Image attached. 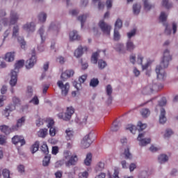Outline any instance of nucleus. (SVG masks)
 Instances as JSON below:
<instances>
[{"label":"nucleus","instance_id":"1","mask_svg":"<svg viewBox=\"0 0 178 178\" xmlns=\"http://www.w3.org/2000/svg\"><path fill=\"white\" fill-rule=\"evenodd\" d=\"M170 60H172L170 51H169L168 49H165L163 52L161 65H157L155 70L158 80H165V78L166 77V73H165L164 69H166V67L169 66V62H170Z\"/></svg>","mask_w":178,"mask_h":178},{"label":"nucleus","instance_id":"2","mask_svg":"<svg viewBox=\"0 0 178 178\" xmlns=\"http://www.w3.org/2000/svg\"><path fill=\"white\" fill-rule=\"evenodd\" d=\"M23 66H24V60H19L15 63V69L11 71V79L10 81L11 87H15L17 83V73H19V69H22Z\"/></svg>","mask_w":178,"mask_h":178},{"label":"nucleus","instance_id":"3","mask_svg":"<svg viewBox=\"0 0 178 178\" xmlns=\"http://www.w3.org/2000/svg\"><path fill=\"white\" fill-rule=\"evenodd\" d=\"M74 113V108L73 106L67 107L66 112L63 114V113H60L58 114V117L59 119H63L65 122H69L70 119H72V116Z\"/></svg>","mask_w":178,"mask_h":178},{"label":"nucleus","instance_id":"4","mask_svg":"<svg viewBox=\"0 0 178 178\" xmlns=\"http://www.w3.org/2000/svg\"><path fill=\"white\" fill-rule=\"evenodd\" d=\"M145 129H147V124H143L141 121L138 122L137 128L133 124H128L126 127V130H129L132 134H136L137 130L138 131H143V130H145Z\"/></svg>","mask_w":178,"mask_h":178},{"label":"nucleus","instance_id":"5","mask_svg":"<svg viewBox=\"0 0 178 178\" xmlns=\"http://www.w3.org/2000/svg\"><path fill=\"white\" fill-rule=\"evenodd\" d=\"M98 26L101 29L104 34H106V35H111V30L112 29V26H111V25L105 23L104 20H101L99 21Z\"/></svg>","mask_w":178,"mask_h":178},{"label":"nucleus","instance_id":"6","mask_svg":"<svg viewBox=\"0 0 178 178\" xmlns=\"http://www.w3.org/2000/svg\"><path fill=\"white\" fill-rule=\"evenodd\" d=\"M57 86L61 90L62 95H64V97H66V95H67V94L69 92V90L70 88V86L69 85V83H66L65 84H63V81H58L57 82Z\"/></svg>","mask_w":178,"mask_h":178},{"label":"nucleus","instance_id":"7","mask_svg":"<svg viewBox=\"0 0 178 178\" xmlns=\"http://www.w3.org/2000/svg\"><path fill=\"white\" fill-rule=\"evenodd\" d=\"M33 54L32 55L31 58L26 62V69H31V67H33L34 65H35V63H37V57H35V50H33Z\"/></svg>","mask_w":178,"mask_h":178},{"label":"nucleus","instance_id":"8","mask_svg":"<svg viewBox=\"0 0 178 178\" xmlns=\"http://www.w3.org/2000/svg\"><path fill=\"white\" fill-rule=\"evenodd\" d=\"M144 134H140L137 138L140 147H145V145L151 143V138H144Z\"/></svg>","mask_w":178,"mask_h":178},{"label":"nucleus","instance_id":"9","mask_svg":"<svg viewBox=\"0 0 178 178\" xmlns=\"http://www.w3.org/2000/svg\"><path fill=\"white\" fill-rule=\"evenodd\" d=\"M83 148H88L92 144V139H91V133L84 136L82 140Z\"/></svg>","mask_w":178,"mask_h":178},{"label":"nucleus","instance_id":"10","mask_svg":"<svg viewBox=\"0 0 178 178\" xmlns=\"http://www.w3.org/2000/svg\"><path fill=\"white\" fill-rule=\"evenodd\" d=\"M86 80H87V75H82L79 79V83L76 81L73 82V86L75 87L77 91H80V89L81 88V84H83Z\"/></svg>","mask_w":178,"mask_h":178},{"label":"nucleus","instance_id":"11","mask_svg":"<svg viewBox=\"0 0 178 178\" xmlns=\"http://www.w3.org/2000/svg\"><path fill=\"white\" fill-rule=\"evenodd\" d=\"M77 162H79L77 155L73 154L69 158V160L65 162V166H74L75 165H77Z\"/></svg>","mask_w":178,"mask_h":178},{"label":"nucleus","instance_id":"12","mask_svg":"<svg viewBox=\"0 0 178 178\" xmlns=\"http://www.w3.org/2000/svg\"><path fill=\"white\" fill-rule=\"evenodd\" d=\"M143 59H144V57H143V56H141L140 54H138L137 58V63L138 65H141L142 70H147L148 67H149V65H151V63L149 61H147L145 65H143Z\"/></svg>","mask_w":178,"mask_h":178},{"label":"nucleus","instance_id":"13","mask_svg":"<svg viewBox=\"0 0 178 178\" xmlns=\"http://www.w3.org/2000/svg\"><path fill=\"white\" fill-rule=\"evenodd\" d=\"M24 122H26V118L24 117L19 118L17 121V124L12 127V131H17V130H19V129H20V127H22L23 124H24Z\"/></svg>","mask_w":178,"mask_h":178},{"label":"nucleus","instance_id":"14","mask_svg":"<svg viewBox=\"0 0 178 178\" xmlns=\"http://www.w3.org/2000/svg\"><path fill=\"white\" fill-rule=\"evenodd\" d=\"M88 48L87 47L79 46L74 51V55L76 58H80L83 54V52H87Z\"/></svg>","mask_w":178,"mask_h":178},{"label":"nucleus","instance_id":"15","mask_svg":"<svg viewBox=\"0 0 178 178\" xmlns=\"http://www.w3.org/2000/svg\"><path fill=\"white\" fill-rule=\"evenodd\" d=\"M12 141L13 143L15 145L19 144V143H20L21 147L26 144V140H24V138H23V136H15L12 138Z\"/></svg>","mask_w":178,"mask_h":178},{"label":"nucleus","instance_id":"16","mask_svg":"<svg viewBox=\"0 0 178 178\" xmlns=\"http://www.w3.org/2000/svg\"><path fill=\"white\" fill-rule=\"evenodd\" d=\"M74 74V71L72 70H67L65 72L61 74L60 78L63 81H65L66 79H69V77H72Z\"/></svg>","mask_w":178,"mask_h":178},{"label":"nucleus","instance_id":"17","mask_svg":"<svg viewBox=\"0 0 178 178\" xmlns=\"http://www.w3.org/2000/svg\"><path fill=\"white\" fill-rule=\"evenodd\" d=\"M23 29L30 33L31 31L33 32L35 30V24L33 22H31L30 24H26L23 26Z\"/></svg>","mask_w":178,"mask_h":178},{"label":"nucleus","instance_id":"18","mask_svg":"<svg viewBox=\"0 0 178 178\" xmlns=\"http://www.w3.org/2000/svg\"><path fill=\"white\" fill-rule=\"evenodd\" d=\"M166 111H165V108H161V114H160V117H159V122L161 123V124H163L165 123H166Z\"/></svg>","mask_w":178,"mask_h":178},{"label":"nucleus","instance_id":"19","mask_svg":"<svg viewBox=\"0 0 178 178\" xmlns=\"http://www.w3.org/2000/svg\"><path fill=\"white\" fill-rule=\"evenodd\" d=\"M19 20V15L15 11H11L10 24H15Z\"/></svg>","mask_w":178,"mask_h":178},{"label":"nucleus","instance_id":"20","mask_svg":"<svg viewBox=\"0 0 178 178\" xmlns=\"http://www.w3.org/2000/svg\"><path fill=\"white\" fill-rule=\"evenodd\" d=\"M16 109V106L15 104H10L4 110L3 115L6 118H8L10 113V112L15 111Z\"/></svg>","mask_w":178,"mask_h":178},{"label":"nucleus","instance_id":"21","mask_svg":"<svg viewBox=\"0 0 178 178\" xmlns=\"http://www.w3.org/2000/svg\"><path fill=\"white\" fill-rule=\"evenodd\" d=\"M4 60L6 62H13L15 60V52H8L5 55Z\"/></svg>","mask_w":178,"mask_h":178},{"label":"nucleus","instance_id":"22","mask_svg":"<svg viewBox=\"0 0 178 178\" xmlns=\"http://www.w3.org/2000/svg\"><path fill=\"white\" fill-rule=\"evenodd\" d=\"M0 130L1 133H4V134H10V133L15 131L12 130V127L9 128L6 125H1L0 126Z\"/></svg>","mask_w":178,"mask_h":178},{"label":"nucleus","instance_id":"23","mask_svg":"<svg viewBox=\"0 0 178 178\" xmlns=\"http://www.w3.org/2000/svg\"><path fill=\"white\" fill-rule=\"evenodd\" d=\"M80 35L77 33V31H73L70 33V41H74L75 40H80Z\"/></svg>","mask_w":178,"mask_h":178},{"label":"nucleus","instance_id":"24","mask_svg":"<svg viewBox=\"0 0 178 178\" xmlns=\"http://www.w3.org/2000/svg\"><path fill=\"white\" fill-rule=\"evenodd\" d=\"M113 91V89H112V86L107 85V86L106 88V92L107 95L108 96V101H110V102H112Z\"/></svg>","mask_w":178,"mask_h":178},{"label":"nucleus","instance_id":"25","mask_svg":"<svg viewBox=\"0 0 178 178\" xmlns=\"http://www.w3.org/2000/svg\"><path fill=\"white\" fill-rule=\"evenodd\" d=\"M127 50H128L129 52H133L134 51V49L136 48V46H134V43L131 42V40H129L126 44Z\"/></svg>","mask_w":178,"mask_h":178},{"label":"nucleus","instance_id":"26","mask_svg":"<svg viewBox=\"0 0 178 178\" xmlns=\"http://www.w3.org/2000/svg\"><path fill=\"white\" fill-rule=\"evenodd\" d=\"M92 161V154L91 153H88L86 155V158L84 160V163L86 166H90L91 165V162Z\"/></svg>","mask_w":178,"mask_h":178},{"label":"nucleus","instance_id":"27","mask_svg":"<svg viewBox=\"0 0 178 178\" xmlns=\"http://www.w3.org/2000/svg\"><path fill=\"white\" fill-rule=\"evenodd\" d=\"M39 148H40V141L37 140L35 142V143L32 145L31 148V151L32 154H35V152L38 151Z\"/></svg>","mask_w":178,"mask_h":178},{"label":"nucleus","instance_id":"28","mask_svg":"<svg viewBox=\"0 0 178 178\" xmlns=\"http://www.w3.org/2000/svg\"><path fill=\"white\" fill-rule=\"evenodd\" d=\"M60 27V25L55 24L54 23H51L49 26V31H56V33H58L59 31V29Z\"/></svg>","mask_w":178,"mask_h":178},{"label":"nucleus","instance_id":"29","mask_svg":"<svg viewBox=\"0 0 178 178\" xmlns=\"http://www.w3.org/2000/svg\"><path fill=\"white\" fill-rule=\"evenodd\" d=\"M122 155L124 156L125 159H132L133 158V154L130 152V149L129 147L124 149Z\"/></svg>","mask_w":178,"mask_h":178},{"label":"nucleus","instance_id":"30","mask_svg":"<svg viewBox=\"0 0 178 178\" xmlns=\"http://www.w3.org/2000/svg\"><path fill=\"white\" fill-rule=\"evenodd\" d=\"M47 134H48V129H42L38 132V137H40L41 138H45Z\"/></svg>","mask_w":178,"mask_h":178},{"label":"nucleus","instance_id":"31","mask_svg":"<svg viewBox=\"0 0 178 178\" xmlns=\"http://www.w3.org/2000/svg\"><path fill=\"white\" fill-rule=\"evenodd\" d=\"M104 169H105V163L102 161L99 162L95 167L96 172H102Z\"/></svg>","mask_w":178,"mask_h":178},{"label":"nucleus","instance_id":"32","mask_svg":"<svg viewBox=\"0 0 178 178\" xmlns=\"http://www.w3.org/2000/svg\"><path fill=\"white\" fill-rule=\"evenodd\" d=\"M123 26V21L120 19V18L117 19L115 23V29L114 30H120V29Z\"/></svg>","mask_w":178,"mask_h":178},{"label":"nucleus","instance_id":"33","mask_svg":"<svg viewBox=\"0 0 178 178\" xmlns=\"http://www.w3.org/2000/svg\"><path fill=\"white\" fill-rule=\"evenodd\" d=\"M158 159L160 163H165V162H168V161L169 160V158L166 154H161L159 156Z\"/></svg>","mask_w":178,"mask_h":178},{"label":"nucleus","instance_id":"34","mask_svg":"<svg viewBox=\"0 0 178 178\" xmlns=\"http://www.w3.org/2000/svg\"><path fill=\"white\" fill-rule=\"evenodd\" d=\"M98 56H99V54L98 52H95L92 54L91 57L92 63H94L95 65L98 63Z\"/></svg>","mask_w":178,"mask_h":178},{"label":"nucleus","instance_id":"35","mask_svg":"<svg viewBox=\"0 0 178 178\" xmlns=\"http://www.w3.org/2000/svg\"><path fill=\"white\" fill-rule=\"evenodd\" d=\"M50 161H51V156L49 154H46V156H44L42 161L43 166H48V165H49Z\"/></svg>","mask_w":178,"mask_h":178},{"label":"nucleus","instance_id":"36","mask_svg":"<svg viewBox=\"0 0 178 178\" xmlns=\"http://www.w3.org/2000/svg\"><path fill=\"white\" fill-rule=\"evenodd\" d=\"M41 151L44 154V155H48L49 154V150L48 149V145L47 143H43L40 147Z\"/></svg>","mask_w":178,"mask_h":178},{"label":"nucleus","instance_id":"37","mask_svg":"<svg viewBox=\"0 0 178 178\" xmlns=\"http://www.w3.org/2000/svg\"><path fill=\"white\" fill-rule=\"evenodd\" d=\"M143 3H144V8L145 10H151V9H152V8H154V6L149 4V3H148V0H143Z\"/></svg>","mask_w":178,"mask_h":178},{"label":"nucleus","instance_id":"38","mask_svg":"<svg viewBox=\"0 0 178 178\" xmlns=\"http://www.w3.org/2000/svg\"><path fill=\"white\" fill-rule=\"evenodd\" d=\"M87 19V15H83L78 17V20L81 22V27L84 26V23H86V20Z\"/></svg>","mask_w":178,"mask_h":178},{"label":"nucleus","instance_id":"39","mask_svg":"<svg viewBox=\"0 0 178 178\" xmlns=\"http://www.w3.org/2000/svg\"><path fill=\"white\" fill-rule=\"evenodd\" d=\"M141 9V6L138 4H134L133 10L134 15H138L140 13V10Z\"/></svg>","mask_w":178,"mask_h":178},{"label":"nucleus","instance_id":"40","mask_svg":"<svg viewBox=\"0 0 178 178\" xmlns=\"http://www.w3.org/2000/svg\"><path fill=\"white\" fill-rule=\"evenodd\" d=\"M140 113H141L143 118H148V116H149V114L151 113V112L149 111V110L148 108H143L141 110Z\"/></svg>","mask_w":178,"mask_h":178},{"label":"nucleus","instance_id":"41","mask_svg":"<svg viewBox=\"0 0 178 178\" xmlns=\"http://www.w3.org/2000/svg\"><path fill=\"white\" fill-rule=\"evenodd\" d=\"M65 133L67 134V140H72V138H73V131L70 130V129L68 128L67 129H66Z\"/></svg>","mask_w":178,"mask_h":178},{"label":"nucleus","instance_id":"42","mask_svg":"<svg viewBox=\"0 0 178 178\" xmlns=\"http://www.w3.org/2000/svg\"><path fill=\"white\" fill-rule=\"evenodd\" d=\"M98 84H99V81L98 80V79L93 78L90 80V87H97Z\"/></svg>","mask_w":178,"mask_h":178},{"label":"nucleus","instance_id":"43","mask_svg":"<svg viewBox=\"0 0 178 178\" xmlns=\"http://www.w3.org/2000/svg\"><path fill=\"white\" fill-rule=\"evenodd\" d=\"M120 127V123L114 122L113 123V126L111 127V130L113 131H118V130H119Z\"/></svg>","mask_w":178,"mask_h":178},{"label":"nucleus","instance_id":"44","mask_svg":"<svg viewBox=\"0 0 178 178\" xmlns=\"http://www.w3.org/2000/svg\"><path fill=\"white\" fill-rule=\"evenodd\" d=\"M39 22L44 23L47 20V14L42 13L38 16Z\"/></svg>","mask_w":178,"mask_h":178},{"label":"nucleus","instance_id":"45","mask_svg":"<svg viewBox=\"0 0 178 178\" xmlns=\"http://www.w3.org/2000/svg\"><path fill=\"white\" fill-rule=\"evenodd\" d=\"M17 40L18 42L21 45V48H22V49H24L26 48V41H24V39L22 37H18Z\"/></svg>","mask_w":178,"mask_h":178},{"label":"nucleus","instance_id":"46","mask_svg":"<svg viewBox=\"0 0 178 178\" xmlns=\"http://www.w3.org/2000/svg\"><path fill=\"white\" fill-rule=\"evenodd\" d=\"M98 67L99 69H105L106 67V62L104 61V60H99Z\"/></svg>","mask_w":178,"mask_h":178},{"label":"nucleus","instance_id":"47","mask_svg":"<svg viewBox=\"0 0 178 178\" xmlns=\"http://www.w3.org/2000/svg\"><path fill=\"white\" fill-rule=\"evenodd\" d=\"M72 156V153L69 150H65L63 152V159L66 161Z\"/></svg>","mask_w":178,"mask_h":178},{"label":"nucleus","instance_id":"48","mask_svg":"<svg viewBox=\"0 0 178 178\" xmlns=\"http://www.w3.org/2000/svg\"><path fill=\"white\" fill-rule=\"evenodd\" d=\"M162 5L164 8H166V9H170L172 6V3H169V0H163Z\"/></svg>","mask_w":178,"mask_h":178},{"label":"nucleus","instance_id":"49","mask_svg":"<svg viewBox=\"0 0 178 178\" xmlns=\"http://www.w3.org/2000/svg\"><path fill=\"white\" fill-rule=\"evenodd\" d=\"M120 40V34L119 33V31L117 29H114V40L119 41Z\"/></svg>","mask_w":178,"mask_h":178},{"label":"nucleus","instance_id":"50","mask_svg":"<svg viewBox=\"0 0 178 178\" xmlns=\"http://www.w3.org/2000/svg\"><path fill=\"white\" fill-rule=\"evenodd\" d=\"M29 102L30 104H33V105H38V104H40V100L38 99V97L34 96Z\"/></svg>","mask_w":178,"mask_h":178},{"label":"nucleus","instance_id":"51","mask_svg":"<svg viewBox=\"0 0 178 178\" xmlns=\"http://www.w3.org/2000/svg\"><path fill=\"white\" fill-rule=\"evenodd\" d=\"M3 176L4 178H10V171L8 169L3 170Z\"/></svg>","mask_w":178,"mask_h":178},{"label":"nucleus","instance_id":"52","mask_svg":"<svg viewBox=\"0 0 178 178\" xmlns=\"http://www.w3.org/2000/svg\"><path fill=\"white\" fill-rule=\"evenodd\" d=\"M18 35H19V26H15L13 27V37H17Z\"/></svg>","mask_w":178,"mask_h":178},{"label":"nucleus","instance_id":"53","mask_svg":"<svg viewBox=\"0 0 178 178\" xmlns=\"http://www.w3.org/2000/svg\"><path fill=\"white\" fill-rule=\"evenodd\" d=\"M167 18H168V16L166 15V14H165L164 12H162L159 17L160 22H166Z\"/></svg>","mask_w":178,"mask_h":178},{"label":"nucleus","instance_id":"54","mask_svg":"<svg viewBox=\"0 0 178 178\" xmlns=\"http://www.w3.org/2000/svg\"><path fill=\"white\" fill-rule=\"evenodd\" d=\"M49 134L50 136H51V137H54V136H56V129H55V127H49Z\"/></svg>","mask_w":178,"mask_h":178},{"label":"nucleus","instance_id":"55","mask_svg":"<svg viewBox=\"0 0 178 178\" xmlns=\"http://www.w3.org/2000/svg\"><path fill=\"white\" fill-rule=\"evenodd\" d=\"M38 33L40 35L41 40H42V42H44L45 41V38H44V37L42 35H44V27H41Z\"/></svg>","mask_w":178,"mask_h":178},{"label":"nucleus","instance_id":"56","mask_svg":"<svg viewBox=\"0 0 178 178\" xmlns=\"http://www.w3.org/2000/svg\"><path fill=\"white\" fill-rule=\"evenodd\" d=\"M87 177H88V172L85 171L83 172H80L79 174L78 178H87Z\"/></svg>","mask_w":178,"mask_h":178},{"label":"nucleus","instance_id":"57","mask_svg":"<svg viewBox=\"0 0 178 178\" xmlns=\"http://www.w3.org/2000/svg\"><path fill=\"white\" fill-rule=\"evenodd\" d=\"M173 134V131L172 129H167L165 134H164L165 138L170 137Z\"/></svg>","mask_w":178,"mask_h":178},{"label":"nucleus","instance_id":"58","mask_svg":"<svg viewBox=\"0 0 178 178\" xmlns=\"http://www.w3.org/2000/svg\"><path fill=\"white\" fill-rule=\"evenodd\" d=\"M166 105V98L163 97L159 102V106H165Z\"/></svg>","mask_w":178,"mask_h":178},{"label":"nucleus","instance_id":"59","mask_svg":"<svg viewBox=\"0 0 178 178\" xmlns=\"http://www.w3.org/2000/svg\"><path fill=\"white\" fill-rule=\"evenodd\" d=\"M6 143V137L5 136L0 135V145H3Z\"/></svg>","mask_w":178,"mask_h":178},{"label":"nucleus","instance_id":"60","mask_svg":"<svg viewBox=\"0 0 178 178\" xmlns=\"http://www.w3.org/2000/svg\"><path fill=\"white\" fill-rule=\"evenodd\" d=\"M19 173H24V165L20 164L17 166Z\"/></svg>","mask_w":178,"mask_h":178},{"label":"nucleus","instance_id":"61","mask_svg":"<svg viewBox=\"0 0 178 178\" xmlns=\"http://www.w3.org/2000/svg\"><path fill=\"white\" fill-rule=\"evenodd\" d=\"M54 175L56 178H62V176H63V172L58 170L56 172Z\"/></svg>","mask_w":178,"mask_h":178},{"label":"nucleus","instance_id":"62","mask_svg":"<svg viewBox=\"0 0 178 178\" xmlns=\"http://www.w3.org/2000/svg\"><path fill=\"white\" fill-rule=\"evenodd\" d=\"M27 96L28 97H32L33 96V88L31 86H29L27 88Z\"/></svg>","mask_w":178,"mask_h":178},{"label":"nucleus","instance_id":"63","mask_svg":"<svg viewBox=\"0 0 178 178\" xmlns=\"http://www.w3.org/2000/svg\"><path fill=\"white\" fill-rule=\"evenodd\" d=\"M13 104H15V105H19L20 104V99L17 98V97H14L13 98Z\"/></svg>","mask_w":178,"mask_h":178},{"label":"nucleus","instance_id":"64","mask_svg":"<svg viewBox=\"0 0 178 178\" xmlns=\"http://www.w3.org/2000/svg\"><path fill=\"white\" fill-rule=\"evenodd\" d=\"M136 35V29H133L131 32L127 33L128 38H131V37Z\"/></svg>","mask_w":178,"mask_h":178}]
</instances>
